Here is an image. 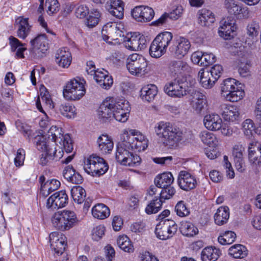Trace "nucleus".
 <instances>
[{"label":"nucleus","mask_w":261,"mask_h":261,"mask_svg":"<svg viewBox=\"0 0 261 261\" xmlns=\"http://www.w3.org/2000/svg\"><path fill=\"white\" fill-rule=\"evenodd\" d=\"M130 111V107L127 101L109 97L100 105L98 115L102 119L112 117L118 121L125 122L128 120Z\"/></svg>","instance_id":"obj_1"},{"label":"nucleus","mask_w":261,"mask_h":261,"mask_svg":"<svg viewBox=\"0 0 261 261\" xmlns=\"http://www.w3.org/2000/svg\"><path fill=\"white\" fill-rule=\"evenodd\" d=\"M154 132L163 144L169 148L177 146L184 138L181 129L169 122L162 121L157 123Z\"/></svg>","instance_id":"obj_2"},{"label":"nucleus","mask_w":261,"mask_h":261,"mask_svg":"<svg viewBox=\"0 0 261 261\" xmlns=\"http://www.w3.org/2000/svg\"><path fill=\"white\" fill-rule=\"evenodd\" d=\"M121 140L126 143L131 149L137 151L145 150L148 146V140L141 132L135 129H123Z\"/></svg>","instance_id":"obj_3"},{"label":"nucleus","mask_w":261,"mask_h":261,"mask_svg":"<svg viewBox=\"0 0 261 261\" xmlns=\"http://www.w3.org/2000/svg\"><path fill=\"white\" fill-rule=\"evenodd\" d=\"M131 148L123 141L119 142L116 147L115 159L117 162L123 166L136 167L141 161V158L136 154L132 152Z\"/></svg>","instance_id":"obj_4"},{"label":"nucleus","mask_w":261,"mask_h":261,"mask_svg":"<svg viewBox=\"0 0 261 261\" xmlns=\"http://www.w3.org/2000/svg\"><path fill=\"white\" fill-rule=\"evenodd\" d=\"M173 39V35L169 32H164L158 34L151 42L149 54L154 58H159L164 55Z\"/></svg>","instance_id":"obj_5"},{"label":"nucleus","mask_w":261,"mask_h":261,"mask_svg":"<svg viewBox=\"0 0 261 261\" xmlns=\"http://www.w3.org/2000/svg\"><path fill=\"white\" fill-rule=\"evenodd\" d=\"M76 221L75 213L71 211L64 210L54 214L51 218L53 226L57 229L64 231L73 227Z\"/></svg>","instance_id":"obj_6"},{"label":"nucleus","mask_w":261,"mask_h":261,"mask_svg":"<svg viewBox=\"0 0 261 261\" xmlns=\"http://www.w3.org/2000/svg\"><path fill=\"white\" fill-rule=\"evenodd\" d=\"M86 82L83 79H72L65 85L63 91L64 97L69 100H76L81 99L85 94Z\"/></svg>","instance_id":"obj_7"},{"label":"nucleus","mask_w":261,"mask_h":261,"mask_svg":"<svg viewBox=\"0 0 261 261\" xmlns=\"http://www.w3.org/2000/svg\"><path fill=\"white\" fill-rule=\"evenodd\" d=\"M84 169L89 175L99 176L108 171V166L102 158L92 155L85 160Z\"/></svg>","instance_id":"obj_8"},{"label":"nucleus","mask_w":261,"mask_h":261,"mask_svg":"<svg viewBox=\"0 0 261 261\" xmlns=\"http://www.w3.org/2000/svg\"><path fill=\"white\" fill-rule=\"evenodd\" d=\"M147 65L146 59L137 54L129 55L126 60L127 70L131 74L137 76H142L148 72Z\"/></svg>","instance_id":"obj_9"},{"label":"nucleus","mask_w":261,"mask_h":261,"mask_svg":"<svg viewBox=\"0 0 261 261\" xmlns=\"http://www.w3.org/2000/svg\"><path fill=\"white\" fill-rule=\"evenodd\" d=\"M61 128L53 125L45 136L55 143L59 141L60 147H62L66 152L70 153L73 150V143L71 138L69 134L63 135Z\"/></svg>","instance_id":"obj_10"},{"label":"nucleus","mask_w":261,"mask_h":261,"mask_svg":"<svg viewBox=\"0 0 261 261\" xmlns=\"http://www.w3.org/2000/svg\"><path fill=\"white\" fill-rule=\"evenodd\" d=\"M177 225L172 220H162L156 226L155 233L158 238L166 240L172 238L177 232Z\"/></svg>","instance_id":"obj_11"},{"label":"nucleus","mask_w":261,"mask_h":261,"mask_svg":"<svg viewBox=\"0 0 261 261\" xmlns=\"http://www.w3.org/2000/svg\"><path fill=\"white\" fill-rule=\"evenodd\" d=\"M164 91L170 97L180 98L187 94L188 86L186 82L175 79L166 84Z\"/></svg>","instance_id":"obj_12"},{"label":"nucleus","mask_w":261,"mask_h":261,"mask_svg":"<svg viewBox=\"0 0 261 261\" xmlns=\"http://www.w3.org/2000/svg\"><path fill=\"white\" fill-rule=\"evenodd\" d=\"M31 47L30 51L35 57L41 58L44 56L48 49V43L45 34H40L30 41Z\"/></svg>","instance_id":"obj_13"},{"label":"nucleus","mask_w":261,"mask_h":261,"mask_svg":"<svg viewBox=\"0 0 261 261\" xmlns=\"http://www.w3.org/2000/svg\"><path fill=\"white\" fill-rule=\"evenodd\" d=\"M237 25L236 21L231 17L223 19L220 21L218 33L220 37L225 40H229L236 35Z\"/></svg>","instance_id":"obj_14"},{"label":"nucleus","mask_w":261,"mask_h":261,"mask_svg":"<svg viewBox=\"0 0 261 261\" xmlns=\"http://www.w3.org/2000/svg\"><path fill=\"white\" fill-rule=\"evenodd\" d=\"M191 44L189 41L184 37H180L169 48L171 54L177 59H181L189 51Z\"/></svg>","instance_id":"obj_15"},{"label":"nucleus","mask_w":261,"mask_h":261,"mask_svg":"<svg viewBox=\"0 0 261 261\" xmlns=\"http://www.w3.org/2000/svg\"><path fill=\"white\" fill-rule=\"evenodd\" d=\"M133 17L139 22H149L154 16L153 9L148 6H139L135 7L132 11Z\"/></svg>","instance_id":"obj_16"},{"label":"nucleus","mask_w":261,"mask_h":261,"mask_svg":"<svg viewBox=\"0 0 261 261\" xmlns=\"http://www.w3.org/2000/svg\"><path fill=\"white\" fill-rule=\"evenodd\" d=\"M66 238L62 233L53 232L49 234V241L51 249L58 255H61L66 246Z\"/></svg>","instance_id":"obj_17"},{"label":"nucleus","mask_w":261,"mask_h":261,"mask_svg":"<svg viewBox=\"0 0 261 261\" xmlns=\"http://www.w3.org/2000/svg\"><path fill=\"white\" fill-rule=\"evenodd\" d=\"M68 196L64 190L56 192L50 196L47 200L46 207L48 208H59L66 205L68 202Z\"/></svg>","instance_id":"obj_18"},{"label":"nucleus","mask_w":261,"mask_h":261,"mask_svg":"<svg viewBox=\"0 0 261 261\" xmlns=\"http://www.w3.org/2000/svg\"><path fill=\"white\" fill-rule=\"evenodd\" d=\"M178 185L185 191L194 189L197 185L195 177L186 171H181L178 176Z\"/></svg>","instance_id":"obj_19"},{"label":"nucleus","mask_w":261,"mask_h":261,"mask_svg":"<svg viewBox=\"0 0 261 261\" xmlns=\"http://www.w3.org/2000/svg\"><path fill=\"white\" fill-rule=\"evenodd\" d=\"M125 47L130 50H142L146 47V40L143 35L134 34L124 41Z\"/></svg>","instance_id":"obj_20"},{"label":"nucleus","mask_w":261,"mask_h":261,"mask_svg":"<svg viewBox=\"0 0 261 261\" xmlns=\"http://www.w3.org/2000/svg\"><path fill=\"white\" fill-rule=\"evenodd\" d=\"M248 159L254 165L261 164V143L257 141H251L248 145Z\"/></svg>","instance_id":"obj_21"},{"label":"nucleus","mask_w":261,"mask_h":261,"mask_svg":"<svg viewBox=\"0 0 261 261\" xmlns=\"http://www.w3.org/2000/svg\"><path fill=\"white\" fill-rule=\"evenodd\" d=\"M221 107V115L225 121L233 122L239 120L240 110L237 106L223 105Z\"/></svg>","instance_id":"obj_22"},{"label":"nucleus","mask_w":261,"mask_h":261,"mask_svg":"<svg viewBox=\"0 0 261 261\" xmlns=\"http://www.w3.org/2000/svg\"><path fill=\"white\" fill-rule=\"evenodd\" d=\"M203 123L205 127L208 130L218 131L222 127L223 120L219 115L212 113L204 116Z\"/></svg>","instance_id":"obj_23"},{"label":"nucleus","mask_w":261,"mask_h":261,"mask_svg":"<svg viewBox=\"0 0 261 261\" xmlns=\"http://www.w3.org/2000/svg\"><path fill=\"white\" fill-rule=\"evenodd\" d=\"M224 5L225 9L231 15L237 16L242 14L243 16H246L248 14L247 8L243 7L235 0H225Z\"/></svg>","instance_id":"obj_24"},{"label":"nucleus","mask_w":261,"mask_h":261,"mask_svg":"<svg viewBox=\"0 0 261 261\" xmlns=\"http://www.w3.org/2000/svg\"><path fill=\"white\" fill-rule=\"evenodd\" d=\"M55 61L60 67L64 68H68L72 61L71 53L66 48L59 49L56 53Z\"/></svg>","instance_id":"obj_25"},{"label":"nucleus","mask_w":261,"mask_h":261,"mask_svg":"<svg viewBox=\"0 0 261 261\" xmlns=\"http://www.w3.org/2000/svg\"><path fill=\"white\" fill-rule=\"evenodd\" d=\"M40 158V164L43 166L47 165L53 160H58L63 156V149L62 147H59L58 150L54 148L51 150H47L46 151L43 152Z\"/></svg>","instance_id":"obj_26"},{"label":"nucleus","mask_w":261,"mask_h":261,"mask_svg":"<svg viewBox=\"0 0 261 261\" xmlns=\"http://www.w3.org/2000/svg\"><path fill=\"white\" fill-rule=\"evenodd\" d=\"M95 81L104 89H109L113 85V80L107 71L103 69L96 70L94 76Z\"/></svg>","instance_id":"obj_27"},{"label":"nucleus","mask_w":261,"mask_h":261,"mask_svg":"<svg viewBox=\"0 0 261 261\" xmlns=\"http://www.w3.org/2000/svg\"><path fill=\"white\" fill-rule=\"evenodd\" d=\"M140 97L144 101H152L157 95L158 89L154 84H148L144 86L140 90Z\"/></svg>","instance_id":"obj_28"},{"label":"nucleus","mask_w":261,"mask_h":261,"mask_svg":"<svg viewBox=\"0 0 261 261\" xmlns=\"http://www.w3.org/2000/svg\"><path fill=\"white\" fill-rule=\"evenodd\" d=\"M221 254L219 249L212 246L204 248L201 252L202 261H216Z\"/></svg>","instance_id":"obj_29"},{"label":"nucleus","mask_w":261,"mask_h":261,"mask_svg":"<svg viewBox=\"0 0 261 261\" xmlns=\"http://www.w3.org/2000/svg\"><path fill=\"white\" fill-rule=\"evenodd\" d=\"M17 27V35L22 39H24L29 34L31 26L28 22V19L23 17H19L16 19Z\"/></svg>","instance_id":"obj_30"},{"label":"nucleus","mask_w":261,"mask_h":261,"mask_svg":"<svg viewBox=\"0 0 261 261\" xmlns=\"http://www.w3.org/2000/svg\"><path fill=\"white\" fill-rule=\"evenodd\" d=\"M9 40L11 51L15 53V58H24L23 53L27 50L25 44L22 43L18 39L12 36L9 37Z\"/></svg>","instance_id":"obj_31"},{"label":"nucleus","mask_w":261,"mask_h":261,"mask_svg":"<svg viewBox=\"0 0 261 261\" xmlns=\"http://www.w3.org/2000/svg\"><path fill=\"white\" fill-rule=\"evenodd\" d=\"M198 78L201 86L205 89L212 88L216 82V79H213L209 70L203 68L199 70Z\"/></svg>","instance_id":"obj_32"},{"label":"nucleus","mask_w":261,"mask_h":261,"mask_svg":"<svg viewBox=\"0 0 261 261\" xmlns=\"http://www.w3.org/2000/svg\"><path fill=\"white\" fill-rule=\"evenodd\" d=\"M245 94L244 91L238 85L233 90H229L228 92L224 93L221 95L226 101L236 102L241 100L245 96Z\"/></svg>","instance_id":"obj_33"},{"label":"nucleus","mask_w":261,"mask_h":261,"mask_svg":"<svg viewBox=\"0 0 261 261\" xmlns=\"http://www.w3.org/2000/svg\"><path fill=\"white\" fill-rule=\"evenodd\" d=\"M35 139L36 148L42 152L57 148L56 143L51 141L45 135L37 136Z\"/></svg>","instance_id":"obj_34"},{"label":"nucleus","mask_w":261,"mask_h":261,"mask_svg":"<svg viewBox=\"0 0 261 261\" xmlns=\"http://www.w3.org/2000/svg\"><path fill=\"white\" fill-rule=\"evenodd\" d=\"M197 15L198 23L202 26H209L215 21V15L211 10L201 9Z\"/></svg>","instance_id":"obj_35"},{"label":"nucleus","mask_w":261,"mask_h":261,"mask_svg":"<svg viewBox=\"0 0 261 261\" xmlns=\"http://www.w3.org/2000/svg\"><path fill=\"white\" fill-rule=\"evenodd\" d=\"M192 107L194 110L200 113L206 103L205 95L199 91H195L193 94Z\"/></svg>","instance_id":"obj_36"},{"label":"nucleus","mask_w":261,"mask_h":261,"mask_svg":"<svg viewBox=\"0 0 261 261\" xmlns=\"http://www.w3.org/2000/svg\"><path fill=\"white\" fill-rule=\"evenodd\" d=\"M188 68L189 66L187 63L180 60L172 61L169 65L170 72L173 76H178L179 75L182 74Z\"/></svg>","instance_id":"obj_37"},{"label":"nucleus","mask_w":261,"mask_h":261,"mask_svg":"<svg viewBox=\"0 0 261 261\" xmlns=\"http://www.w3.org/2000/svg\"><path fill=\"white\" fill-rule=\"evenodd\" d=\"M229 218V209L226 206H220L214 216L215 223L218 225L226 224Z\"/></svg>","instance_id":"obj_38"},{"label":"nucleus","mask_w":261,"mask_h":261,"mask_svg":"<svg viewBox=\"0 0 261 261\" xmlns=\"http://www.w3.org/2000/svg\"><path fill=\"white\" fill-rule=\"evenodd\" d=\"M173 181L174 177L171 172H164L159 174L154 180L155 185L159 188L171 185Z\"/></svg>","instance_id":"obj_39"},{"label":"nucleus","mask_w":261,"mask_h":261,"mask_svg":"<svg viewBox=\"0 0 261 261\" xmlns=\"http://www.w3.org/2000/svg\"><path fill=\"white\" fill-rule=\"evenodd\" d=\"M97 143L100 151L102 153H109L114 147L113 142L108 135H102L97 139Z\"/></svg>","instance_id":"obj_40"},{"label":"nucleus","mask_w":261,"mask_h":261,"mask_svg":"<svg viewBox=\"0 0 261 261\" xmlns=\"http://www.w3.org/2000/svg\"><path fill=\"white\" fill-rule=\"evenodd\" d=\"M60 182L55 179L47 180L42 184L40 188V194L44 197L47 196L50 193L57 190L60 186Z\"/></svg>","instance_id":"obj_41"},{"label":"nucleus","mask_w":261,"mask_h":261,"mask_svg":"<svg viewBox=\"0 0 261 261\" xmlns=\"http://www.w3.org/2000/svg\"><path fill=\"white\" fill-rule=\"evenodd\" d=\"M119 30L115 23L110 22L105 24L101 30L102 37L105 41L115 37V34L119 33Z\"/></svg>","instance_id":"obj_42"},{"label":"nucleus","mask_w":261,"mask_h":261,"mask_svg":"<svg viewBox=\"0 0 261 261\" xmlns=\"http://www.w3.org/2000/svg\"><path fill=\"white\" fill-rule=\"evenodd\" d=\"M92 214L94 218L102 220L110 216V210L104 204L98 203L92 207Z\"/></svg>","instance_id":"obj_43"},{"label":"nucleus","mask_w":261,"mask_h":261,"mask_svg":"<svg viewBox=\"0 0 261 261\" xmlns=\"http://www.w3.org/2000/svg\"><path fill=\"white\" fill-rule=\"evenodd\" d=\"M201 141L210 147H215L218 146L219 142L216 136L213 133L207 130L201 132L199 134Z\"/></svg>","instance_id":"obj_44"},{"label":"nucleus","mask_w":261,"mask_h":261,"mask_svg":"<svg viewBox=\"0 0 261 261\" xmlns=\"http://www.w3.org/2000/svg\"><path fill=\"white\" fill-rule=\"evenodd\" d=\"M59 110L62 115L68 118H74L76 116V109L70 103L65 102L60 106Z\"/></svg>","instance_id":"obj_45"},{"label":"nucleus","mask_w":261,"mask_h":261,"mask_svg":"<svg viewBox=\"0 0 261 261\" xmlns=\"http://www.w3.org/2000/svg\"><path fill=\"white\" fill-rule=\"evenodd\" d=\"M71 196L74 201L78 204L82 203L86 197L85 190L81 186H74L71 189Z\"/></svg>","instance_id":"obj_46"},{"label":"nucleus","mask_w":261,"mask_h":261,"mask_svg":"<svg viewBox=\"0 0 261 261\" xmlns=\"http://www.w3.org/2000/svg\"><path fill=\"white\" fill-rule=\"evenodd\" d=\"M229 254L234 258H241L247 254V250L245 246L241 244H237L230 247L228 250Z\"/></svg>","instance_id":"obj_47"},{"label":"nucleus","mask_w":261,"mask_h":261,"mask_svg":"<svg viewBox=\"0 0 261 261\" xmlns=\"http://www.w3.org/2000/svg\"><path fill=\"white\" fill-rule=\"evenodd\" d=\"M181 233L187 237H193L198 232V228L190 222H182L180 227Z\"/></svg>","instance_id":"obj_48"},{"label":"nucleus","mask_w":261,"mask_h":261,"mask_svg":"<svg viewBox=\"0 0 261 261\" xmlns=\"http://www.w3.org/2000/svg\"><path fill=\"white\" fill-rule=\"evenodd\" d=\"M117 243L119 248L124 251L129 253L133 252V245L129 239L126 236H119L117 239Z\"/></svg>","instance_id":"obj_49"},{"label":"nucleus","mask_w":261,"mask_h":261,"mask_svg":"<svg viewBox=\"0 0 261 261\" xmlns=\"http://www.w3.org/2000/svg\"><path fill=\"white\" fill-rule=\"evenodd\" d=\"M240 85L239 82L232 78H228L224 80L220 85V93L222 94L228 92L229 90Z\"/></svg>","instance_id":"obj_50"},{"label":"nucleus","mask_w":261,"mask_h":261,"mask_svg":"<svg viewBox=\"0 0 261 261\" xmlns=\"http://www.w3.org/2000/svg\"><path fill=\"white\" fill-rule=\"evenodd\" d=\"M162 204V200L160 198H156L147 205L145 212L147 214H155L161 209Z\"/></svg>","instance_id":"obj_51"},{"label":"nucleus","mask_w":261,"mask_h":261,"mask_svg":"<svg viewBox=\"0 0 261 261\" xmlns=\"http://www.w3.org/2000/svg\"><path fill=\"white\" fill-rule=\"evenodd\" d=\"M40 98L49 108L53 109L54 108V105L50 98V95L44 86H42L40 89V95L36 102L38 100L40 102Z\"/></svg>","instance_id":"obj_52"},{"label":"nucleus","mask_w":261,"mask_h":261,"mask_svg":"<svg viewBox=\"0 0 261 261\" xmlns=\"http://www.w3.org/2000/svg\"><path fill=\"white\" fill-rule=\"evenodd\" d=\"M236 238L234 232L231 231H226L219 236L218 242L222 245H229L233 243Z\"/></svg>","instance_id":"obj_53"},{"label":"nucleus","mask_w":261,"mask_h":261,"mask_svg":"<svg viewBox=\"0 0 261 261\" xmlns=\"http://www.w3.org/2000/svg\"><path fill=\"white\" fill-rule=\"evenodd\" d=\"M100 16V13L97 10H92L87 19V25L89 28H93L96 25L99 21Z\"/></svg>","instance_id":"obj_54"},{"label":"nucleus","mask_w":261,"mask_h":261,"mask_svg":"<svg viewBox=\"0 0 261 261\" xmlns=\"http://www.w3.org/2000/svg\"><path fill=\"white\" fill-rule=\"evenodd\" d=\"M242 130L245 135L250 137L252 135L255 130V126L253 121L251 119H247L242 123Z\"/></svg>","instance_id":"obj_55"},{"label":"nucleus","mask_w":261,"mask_h":261,"mask_svg":"<svg viewBox=\"0 0 261 261\" xmlns=\"http://www.w3.org/2000/svg\"><path fill=\"white\" fill-rule=\"evenodd\" d=\"M175 211L177 215L180 217H186L190 214L189 208L187 207L185 202L183 201H180L176 204Z\"/></svg>","instance_id":"obj_56"},{"label":"nucleus","mask_w":261,"mask_h":261,"mask_svg":"<svg viewBox=\"0 0 261 261\" xmlns=\"http://www.w3.org/2000/svg\"><path fill=\"white\" fill-rule=\"evenodd\" d=\"M162 190L160 193V198L162 199H169L171 198L175 194L176 190L171 185L161 188Z\"/></svg>","instance_id":"obj_57"},{"label":"nucleus","mask_w":261,"mask_h":261,"mask_svg":"<svg viewBox=\"0 0 261 261\" xmlns=\"http://www.w3.org/2000/svg\"><path fill=\"white\" fill-rule=\"evenodd\" d=\"M45 8L49 15L57 13L59 10V4L58 0H46Z\"/></svg>","instance_id":"obj_58"},{"label":"nucleus","mask_w":261,"mask_h":261,"mask_svg":"<svg viewBox=\"0 0 261 261\" xmlns=\"http://www.w3.org/2000/svg\"><path fill=\"white\" fill-rule=\"evenodd\" d=\"M105 227L99 225L94 227L92 230L91 236L93 240L98 241L102 239L105 234Z\"/></svg>","instance_id":"obj_59"},{"label":"nucleus","mask_w":261,"mask_h":261,"mask_svg":"<svg viewBox=\"0 0 261 261\" xmlns=\"http://www.w3.org/2000/svg\"><path fill=\"white\" fill-rule=\"evenodd\" d=\"M260 30V27L258 23L252 22L249 24L247 27V34L248 36L254 39L257 37Z\"/></svg>","instance_id":"obj_60"},{"label":"nucleus","mask_w":261,"mask_h":261,"mask_svg":"<svg viewBox=\"0 0 261 261\" xmlns=\"http://www.w3.org/2000/svg\"><path fill=\"white\" fill-rule=\"evenodd\" d=\"M36 105L37 109L44 114V116L41 118L39 122V125L42 128H45L51 124L50 120H49L48 116L43 110L41 103L39 100L36 102Z\"/></svg>","instance_id":"obj_61"},{"label":"nucleus","mask_w":261,"mask_h":261,"mask_svg":"<svg viewBox=\"0 0 261 261\" xmlns=\"http://www.w3.org/2000/svg\"><path fill=\"white\" fill-rule=\"evenodd\" d=\"M251 64L249 62L241 63L238 67V72L240 75L243 77H246L251 75Z\"/></svg>","instance_id":"obj_62"},{"label":"nucleus","mask_w":261,"mask_h":261,"mask_svg":"<svg viewBox=\"0 0 261 261\" xmlns=\"http://www.w3.org/2000/svg\"><path fill=\"white\" fill-rule=\"evenodd\" d=\"M235 167L239 172H243L245 168V163L243 156V153L232 154Z\"/></svg>","instance_id":"obj_63"},{"label":"nucleus","mask_w":261,"mask_h":261,"mask_svg":"<svg viewBox=\"0 0 261 261\" xmlns=\"http://www.w3.org/2000/svg\"><path fill=\"white\" fill-rule=\"evenodd\" d=\"M89 14V10L87 6L85 5H80L76 7L75 15L79 18H84Z\"/></svg>","instance_id":"obj_64"}]
</instances>
